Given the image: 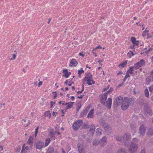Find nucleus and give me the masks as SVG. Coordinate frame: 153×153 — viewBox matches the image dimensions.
<instances>
[{
    "label": "nucleus",
    "mask_w": 153,
    "mask_h": 153,
    "mask_svg": "<svg viewBox=\"0 0 153 153\" xmlns=\"http://www.w3.org/2000/svg\"><path fill=\"white\" fill-rule=\"evenodd\" d=\"M131 138V135L128 133H125L123 137V141L125 146H127L128 143H129Z\"/></svg>",
    "instance_id": "obj_1"
},
{
    "label": "nucleus",
    "mask_w": 153,
    "mask_h": 153,
    "mask_svg": "<svg viewBox=\"0 0 153 153\" xmlns=\"http://www.w3.org/2000/svg\"><path fill=\"white\" fill-rule=\"evenodd\" d=\"M138 147L137 144L131 143L128 149L130 153H135L137 151Z\"/></svg>",
    "instance_id": "obj_2"
},
{
    "label": "nucleus",
    "mask_w": 153,
    "mask_h": 153,
    "mask_svg": "<svg viewBox=\"0 0 153 153\" xmlns=\"http://www.w3.org/2000/svg\"><path fill=\"white\" fill-rule=\"evenodd\" d=\"M112 90L109 89L108 91L105 93L103 95L101 96L100 97V101L103 104H105V102L106 100L107 95L111 93Z\"/></svg>",
    "instance_id": "obj_3"
},
{
    "label": "nucleus",
    "mask_w": 153,
    "mask_h": 153,
    "mask_svg": "<svg viewBox=\"0 0 153 153\" xmlns=\"http://www.w3.org/2000/svg\"><path fill=\"white\" fill-rule=\"evenodd\" d=\"M145 65V60L142 59L140 62L135 64L134 65V67L135 69H137L139 68L140 67L142 66Z\"/></svg>",
    "instance_id": "obj_4"
},
{
    "label": "nucleus",
    "mask_w": 153,
    "mask_h": 153,
    "mask_svg": "<svg viewBox=\"0 0 153 153\" xmlns=\"http://www.w3.org/2000/svg\"><path fill=\"white\" fill-rule=\"evenodd\" d=\"M82 123V121L81 120H78L74 123L73 125V128L75 130H77Z\"/></svg>",
    "instance_id": "obj_5"
},
{
    "label": "nucleus",
    "mask_w": 153,
    "mask_h": 153,
    "mask_svg": "<svg viewBox=\"0 0 153 153\" xmlns=\"http://www.w3.org/2000/svg\"><path fill=\"white\" fill-rule=\"evenodd\" d=\"M105 132L108 135L110 134L112 131V128L109 125L106 124L104 126Z\"/></svg>",
    "instance_id": "obj_6"
},
{
    "label": "nucleus",
    "mask_w": 153,
    "mask_h": 153,
    "mask_svg": "<svg viewBox=\"0 0 153 153\" xmlns=\"http://www.w3.org/2000/svg\"><path fill=\"white\" fill-rule=\"evenodd\" d=\"M123 102V98L122 97H118L115 100L114 105L115 106L120 105Z\"/></svg>",
    "instance_id": "obj_7"
},
{
    "label": "nucleus",
    "mask_w": 153,
    "mask_h": 153,
    "mask_svg": "<svg viewBox=\"0 0 153 153\" xmlns=\"http://www.w3.org/2000/svg\"><path fill=\"white\" fill-rule=\"evenodd\" d=\"M112 102V100L111 98H109L106 102H105V104L103 105L106 106L108 108L110 109L111 107Z\"/></svg>",
    "instance_id": "obj_8"
},
{
    "label": "nucleus",
    "mask_w": 153,
    "mask_h": 153,
    "mask_svg": "<svg viewBox=\"0 0 153 153\" xmlns=\"http://www.w3.org/2000/svg\"><path fill=\"white\" fill-rule=\"evenodd\" d=\"M77 148L79 153H85V150L82 145L79 143L77 144Z\"/></svg>",
    "instance_id": "obj_9"
},
{
    "label": "nucleus",
    "mask_w": 153,
    "mask_h": 153,
    "mask_svg": "<svg viewBox=\"0 0 153 153\" xmlns=\"http://www.w3.org/2000/svg\"><path fill=\"white\" fill-rule=\"evenodd\" d=\"M89 135L90 136H92L94 133V131L95 129V127L93 125H91L89 126Z\"/></svg>",
    "instance_id": "obj_10"
},
{
    "label": "nucleus",
    "mask_w": 153,
    "mask_h": 153,
    "mask_svg": "<svg viewBox=\"0 0 153 153\" xmlns=\"http://www.w3.org/2000/svg\"><path fill=\"white\" fill-rule=\"evenodd\" d=\"M124 101H126V102L128 103V105H132L134 103V100L133 98H131L128 99L127 98L125 97L124 98Z\"/></svg>",
    "instance_id": "obj_11"
},
{
    "label": "nucleus",
    "mask_w": 153,
    "mask_h": 153,
    "mask_svg": "<svg viewBox=\"0 0 153 153\" xmlns=\"http://www.w3.org/2000/svg\"><path fill=\"white\" fill-rule=\"evenodd\" d=\"M146 127L144 125H142L140 128L139 132L140 135H143L145 133Z\"/></svg>",
    "instance_id": "obj_12"
},
{
    "label": "nucleus",
    "mask_w": 153,
    "mask_h": 153,
    "mask_svg": "<svg viewBox=\"0 0 153 153\" xmlns=\"http://www.w3.org/2000/svg\"><path fill=\"white\" fill-rule=\"evenodd\" d=\"M128 107L129 105L128 103L126 102V101H124V99L121 107V109L123 110H126L128 108Z\"/></svg>",
    "instance_id": "obj_13"
},
{
    "label": "nucleus",
    "mask_w": 153,
    "mask_h": 153,
    "mask_svg": "<svg viewBox=\"0 0 153 153\" xmlns=\"http://www.w3.org/2000/svg\"><path fill=\"white\" fill-rule=\"evenodd\" d=\"M107 141V138L105 137H104L100 141V143L102 146H104L106 144Z\"/></svg>",
    "instance_id": "obj_14"
},
{
    "label": "nucleus",
    "mask_w": 153,
    "mask_h": 153,
    "mask_svg": "<svg viewBox=\"0 0 153 153\" xmlns=\"http://www.w3.org/2000/svg\"><path fill=\"white\" fill-rule=\"evenodd\" d=\"M44 145V143L42 141H38L36 145V148L37 149H41Z\"/></svg>",
    "instance_id": "obj_15"
},
{
    "label": "nucleus",
    "mask_w": 153,
    "mask_h": 153,
    "mask_svg": "<svg viewBox=\"0 0 153 153\" xmlns=\"http://www.w3.org/2000/svg\"><path fill=\"white\" fill-rule=\"evenodd\" d=\"M29 148L28 146L25 147L23 146L21 153H29Z\"/></svg>",
    "instance_id": "obj_16"
},
{
    "label": "nucleus",
    "mask_w": 153,
    "mask_h": 153,
    "mask_svg": "<svg viewBox=\"0 0 153 153\" xmlns=\"http://www.w3.org/2000/svg\"><path fill=\"white\" fill-rule=\"evenodd\" d=\"M92 75L90 73H87L85 74V76L84 79V80L85 81H87L88 79H91L92 78Z\"/></svg>",
    "instance_id": "obj_17"
},
{
    "label": "nucleus",
    "mask_w": 153,
    "mask_h": 153,
    "mask_svg": "<svg viewBox=\"0 0 153 153\" xmlns=\"http://www.w3.org/2000/svg\"><path fill=\"white\" fill-rule=\"evenodd\" d=\"M77 64V62L76 60L75 59H72L71 61L69 66L71 67H72L73 66H75Z\"/></svg>",
    "instance_id": "obj_18"
},
{
    "label": "nucleus",
    "mask_w": 153,
    "mask_h": 153,
    "mask_svg": "<svg viewBox=\"0 0 153 153\" xmlns=\"http://www.w3.org/2000/svg\"><path fill=\"white\" fill-rule=\"evenodd\" d=\"M134 66L133 67L131 66L130 67L129 69L127 71V73L128 74H130L132 76H133V71H134Z\"/></svg>",
    "instance_id": "obj_19"
},
{
    "label": "nucleus",
    "mask_w": 153,
    "mask_h": 153,
    "mask_svg": "<svg viewBox=\"0 0 153 153\" xmlns=\"http://www.w3.org/2000/svg\"><path fill=\"white\" fill-rule=\"evenodd\" d=\"M74 103V102H68V103H65V105H66L67 106L65 108L66 109H68L71 108L73 105V104Z\"/></svg>",
    "instance_id": "obj_20"
},
{
    "label": "nucleus",
    "mask_w": 153,
    "mask_h": 153,
    "mask_svg": "<svg viewBox=\"0 0 153 153\" xmlns=\"http://www.w3.org/2000/svg\"><path fill=\"white\" fill-rule=\"evenodd\" d=\"M153 81V78L152 76H149L146 79V83L147 85Z\"/></svg>",
    "instance_id": "obj_21"
},
{
    "label": "nucleus",
    "mask_w": 153,
    "mask_h": 153,
    "mask_svg": "<svg viewBox=\"0 0 153 153\" xmlns=\"http://www.w3.org/2000/svg\"><path fill=\"white\" fill-rule=\"evenodd\" d=\"M94 110L92 109L88 113L87 117L88 118H93L94 117L93 113Z\"/></svg>",
    "instance_id": "obj_22"
},
{
    "label": "nucleus",
    "mask_w": 153,
    "mask_h": 153,
    "mask_svg": "<svg viewBox=\"0 0 153 153\" xmlns=\"http://www.w3.org/2000/svg\"><path fill=\"white\" fill-rule=\"evenodd\" d=\"M116 153H127L126 151L124 149L120 148L117 150Z\"/></svg>",
    "instance_id": "obj_23"
},
{
    "label": "nucleus",
    "mask_w": 153,
    "mask_h": 153,
    "mask_svg": "<svg viewBox=\"0 0 153 153\" xmlns=\"http://www.w3.org/2000/svg\"><path fill=\"white\" fill-rule=\"evenodd\" d=\"M127 61L125 60L124 61H123L119 65V67H122L123 68H124L125 67V65L127 64Z\"/></svg>",
    "instance_id": "obj_24"
},
{
    "label": "nucleus",
    "mask_w": 153,
    "mask_h": 153,
    "mask_svg": "<svg viewBox=\"0 0 153 153\" xmlns=\"http://www.w3.org/2000/svg\"><path fill=\"white\" fill-rule=\"evenodd\" d=\"M148 135H151L153 134V130L151 128H149L148 129V131L147 133Z\"/></svg>",
    "instance_id": "obj_25"
},
{
    "label": "nucleus",
    "mask_w": 153,
    "mask_h": 153,
    "mask_svg": "<svg viewBox=\"0 0 153 153\" xmlns=\"http://www.w3.org/2000/svg\"><path fill=\"white\" fill-rule=\"evenodd\" d=\"M27 143L29 144H33V140L32 137L30 136L29 137Z\"/></svg>",
    "instance_id": "obj_26"
},
{
    "label": "nucleus",
    "mask_w": 153,
    "mask_h": 153,
    "mask_svg": "<svg viewBox=\"0 0 153 153\" xmlns=\"http://www.w3.org/2000/svg\"><path fill=\"white\" fill-rule=\"evenodd\" d=\"M49 135L50 137L53 139V140H55V137L54 135V133H53V131L52 130L51 131H50L49 133Z\"/></svg>",
    "instance_id": "obj_27"
},
{
    "label": "nucleus",
    "mask_w": 153,
    "mask_h": 153,
    "mask_svg": "<svg viewBox=\"0 0 153 153\" xmlns=\"http://www.w3.org/2000/svg\"><path fill=\"white\" fill-rule=\"evenodd\" d=\"M87 84L89 85H92L93 84L95 83V82L92 79H88L87 81Z\"/></svg>",
    "instance_id": "obj_28"
},
{
    "label": "nucleus",
    "mask_w": 153,
    "mask_h": 153,
    "mask_svg": "<svg viewBox=\"0 0 153 153\" xmlns=\"http://www.w3.org/2000/svg\"><path fill=\"white\" fill-rule=\"evenodd\" d=\"M54 149L52 147H50L48 149L47 153H53Z\"/></svg>",
    "instance_id": "obj_29"
},
{
    "label": "nucleus",
    "mask_w": 153,
    "mask_h": 153,
    "mask_svg": "<svg viewBox=\"0 0 153 153\" xmlns=\"http://www.w3.org/2000/svg\"><path fill=\"white\" fill-rule=\"evenodd\" d=\"M96 134L97 135H100L102 134V131L99 128H97L96 130Z\"/></svg>",
    "instance_id": "obj_30"
},
{
    "label": "nucleus",
    "mask_w": 153,
    "mask_h": 153,
    "mask_svg": "<svg viewBox=\"0 0 153 153\" xmlns=\"http://www.w3.org/2000/svg\"><path fill=\"white\" fill-rule=\"evenodd\" d=\"M144 94L145 97L147 98H148L149 96V93L148 89L146 88L144 91Z\"/></svg>",
    "instance_id": "obj_31"
},
{
    "label": "nucleus",
    "mask_w": 153,
    "mask_h": 153,
    "mask_svg": "<svg viewBox=\"0 0 153 153\" xmlns=\"http://www.w3.org/2000/svg\"><path fill=\"white\" fill-rule=\"evenodd\" d=\"M45 114L46 116L48 117L49 118L51 117V114L49 111H46L45 113Z\"/></svg>",
    "instance_id": "obj_32"
},
{
    "label": "nucleus",
    "mask_w": 153,
    "mask_h": 153,
    "mask_svg": "<svg viewBox=\"0 0 153 153\" xmlns=\"http://www.w3.org/2000/svg\"><path fill=\"white\" fill-rule=\"evenodd\" d=\"M116 140L117 141L121 142L123 140V137L121 136H117L116 137Z\"/></svg>",
    "instance_id": "obj_33"
},
{
    "label": "nucleus",
    "mask_w": 153,
    "mask_h": 153,
    "mask_svg": "<svg viewBox=\"0 0 153 153\" xmlns=\"http://www.w3.org/2000/svg\"><path fill=\"white\" fill-rule=\"evenodd\" d=\"M51 141V140L50 138H47L46 139V141H45V146H47L49 144V143H50Z\"/></svg>",
    "instance_id": "obj_34"
},
{
    "label": "nucleus",
    "mask_w": 153,
    "mask_h": 153,
    "mask_svg": "<svg viewBox=\"0 0 153 153\" xmlns=\"http://www.w3.org/2000/svg\"><path fill=\"white\" fill-rule=\"evenodd\" d=\"M100 143V141L97 140H95L93 142L94 145L96 146Z\"/></svg>",
    "instance_id": "obj_35"
},
{
    "label": "nucleus",
    "mask_w": 153,
    "mask_h": 153,
    "mask_svg": "<svg viewBox=\"0 0 153 153\" xmlns=\"http://www.w3.org/2000/svg\"><path fill=\"white\" fill-rule=\"evenodd\" d=\"M148 32L149 31L148 30H146L143 31V34H142V36L143 37L145 36L146 35H148Z\"/></svg>",
    "instance_id": "obj_36"
},
{
    "label": "nucleus",
    "mask_w": 153,
    "mask_h": 153,
    "mask_svg": "<svg viewBox=\"0 0 153 153\" xmlns=\"http://www.w3.org/2000/svg\"><path fill=\"white\" fill-rule=\"evenodd\" d=\"M84 72L83 70L82 69V68H81L80 70H78V74L79 75V77L80 76V74L83 73Z\"/></svg>",
    "instance_id": "obj_37"
},
{
    "label": "nucleus",
    "mask_w": 153,
    "mask_h": 153,
    "mask_svg": "<svg viewBox=\"0 0 153 153\" xmlns=\"http://www.w3.org/2000/svg\"><path fill=\"white\" fill-rule=\"evenodd\" d=\"M16 54H13V57L12 58H11L10 59L11 60H13L15 59H16Z\"/></svg>",
    "instance_id": "obj_38"
},
{
    "label": "nucleus",
    "mask_w": 153,
    "mask_h": 153,
    "mask_svg": "<svg viewBox=\"0 0 153 153\" xmlns=\"http://www.w3.org/2000/svg\"><path fill=\"white\" fill-rule=\"evenodd\" d=\"M39 128V127H37L35 129V136L36 137L37 136V134L38 132V129Z\"/></svg>",
    "instance_id": "obj_39"
},
{
    "label": "nucleus",
    "mask_w": 153,
    "mask_h": 153,
    "mask_svg": "<svg viewBox=\"0 0 153 153\" xmlns=\"http://www.w3.org/2000/svg\"><path fill=\"white\" fill-rule=\"evenodd\" d=\"M136 41V39L134 37H131V41L132 42V43H134L135 41Z\"/></svg>",
    "instance_id": "obj_40"
},
{
    "label": "nucleus",
    "mask_w": 153,
    "mask_h": 153,
    "mask_svg": "<svg viewBox=\"0 0 153 153\" xmlns=\"http://www.w3.org/2000/svg\"><path fill=\"white\" fill-rule=\"evenodd\" d=\"M96 49L94 48L92 50V52L93 53V54L95 55V57H97V54L96 53V51H95V50Z\"/></svg>",
    "instance_id": "obj_41"
},
{
    "label": "nucleus",
    "mask_w": 153,
    "mask_h": 153,
    "mask_svg": "<svg viewBox=\"0 0 153 153\" xmlns=\"http://www.w3.org/2000/svg\"><path fill=\"white\" fill-rule=\"evenodd\" d=\"M65 102L64 101H60L58 102V104L59 105L62 104L63 105H64L65 104Z\"/></svg>",
    "instance_id": "obj_42"
},
{
    "label": "nucleus",
    "mask_w": 153,
    "mask_h": 153,
    "mask_svg": "<svg viewBox=\"0 0 153 153\" xmlns=\"http://www.w3.org/2000/svg\"><path fill=\"white\" fill-rule=\"evenodd\" d=\"M150 92H152L153 91V85H152L149 88Z\"/></svg>",
    "instance_id": "obj_43"
},
{
    "label": "nucleus",
    "mask_w": 153,
    "mask_h": 153,
    "mask_svg": "<svg viewBox=\"0 0 153 153\" xmlns=\"http://www.w3.org/2000/svg\"><path fill=\"white\" fill-rule=\"evenodd\" d=\"M127 56L128 58H130L131 57V56L129 52L127 53Z\"/></svg>",
    "instance_id": "obj_44"
},
{
    "label": "nucleus",
    "mask_w": 153,
    "mask_h": 153,
    "mask_svg": "<svg viewBox=\"0 0 153 153\" xmlns=\"http://www.w3.org/2000/svg\"><path fill=\"white\" fill-rule=\"evenodd\" d=\"M133 44L137 46L139 44V41L136 40Z\"/></svg>",
    "instance_id": "obj_45"
},
{
    "label": "nucleus",
    "mask_w": 153,
    "mask_h": 153,
    "mask_svg": "<svg viewBox=\"0 0 153 153\" xmlns=\"http://www.w3.org/2000/svg\"><path fill=\"white\" fill-rule=\"evenodd\" d=\"M139 103L140 104L143 105L144 103V100H143L141 99L139 101Z\"/></svg>",
    "instance_id": "obj_46"
},
{
    "label": "nucleus",
    "mask_w": 153,
    "mask_h": 153,
    "mask_svg": "<svg viewBox=\"0 0 153 153\" xmlns=\"http://www.w3.org/2000/svg\"><path fill=\"white\" fill-rule=\"evenodd\" d=\"M62 71H63V73L64 74L67 73L68 72V71L67 70V69H63V70Z\"/></svg>",
    "instance_id": "obj_47"
},
{
    "label": "nucleus",
    "mask_w": 153,
    "mask_h": 153,
    "mask_svg": "<svg viewBox=\"0 0 153 153\" xmlns=\"http://www.w3.org/2000/svg\"><path fill=\"white\" fill-rule=\"evenodd\" d=\"M55 93V94L53 95V97H54V99H55L57 96V94H56V92H53V93Z\"/></svg>",
    "instance_id": "obj_48"
},
{
    "label": "nucleus",
    "mask_w": 153,
    "mask_h": 153,
    "mask_svg": "<svg viewBox=\"0 0 153 153\" xmlns=\"http://www.w3.org/2000/svg\"><path fill=\"white\" fill-rule=\"evenodd\" d=\"M64 76L65 78H68L69 76L68 72L67 73L64 74Z\"/></svg>",
    "instance_id": "obj_49"
},
{
    "label": "nucleus",
    "mask_w": 153,
    "mask_h": 153,
    "mask_svg": "<svg viewBox=\"0 0 153 153\" xmlns=\"http://www.w3.org/2000/svg\"><path fill=\"white\" fill-rule=\"evenodd\" d=\"M104 124H105V123L103 121H102L100 122V125L102 126H104Z\"/></svg>",
    "instance_id": "obj_50"
},
{
    "label": "nucleus",
    "mask_w": 153,
    "mask_h": 153,
    "mask_svg": "<svg viewBox=\"0 0 153 153\" xmlns=\"http://www.w3.org/2000/svg\"><path fill=\"white\" fill-rule=\"evenodd\" d=\"M43 82L42 81L39 82L38 84L39 87H40L41 85H42Z\"/></svg>",
    "instance_id": "obj_51"
},
{
    "label": "nucleus",
    "mask_w": 153,
    "mask_h": 153,
    "mask_svg": "<svg viewBox=\"0 0 153 153\" xmlns=\"http://www.w3.org/2000/svg\"><path fill=\"white\" fill-rule=\"evenodd\" d=\"M102 48V47L100 46V45H98V46L95 48L96 49H101Z\"/></svg>",
    "instance_id": "obj_52"
},
{
    "label": "nucleus",
    "mask_w": 153,
    "mask_h": 153,
    "mask_svg": "<svg viewBox=\"0 0 153 153\" xmlns=\"http://www.w3.org/2000/svg\"><path fill=\"white\" fill-rule=\"evenodd\" d=\"M130 76L128 74L126 73V75L125 76V77L127 79L128 77Z\"/></svg>",
    "instance_id": "obj_53"
},
{
    "label": "nucleus",
    "mask_w": 153,
    "mask_h": 153,
    "mask_svg": "<svg viewBox=\"0 0 153 153\" xmlns=\"http://www.w3.org/2000/svg\"><path fill=\"white\" fill-rule=\"evenodd\" d=\"M82 53H83V52H81H81H80V53H79V54L80 56H82V57H84V56L85 55H84V54H83Z\"/></svg>",
    "instance_id": "obj_54"
},
{
    "label": "nucleus",
    "mask_w": 153,
    "mask_h": 153,
    "mask_svg": "<svg viewBox=\"0 0 153 153\" xmlns=\"http://www.w3.org/2000/svg\"><path fill=\"white\" fill-rule=\"evenodd\" d=\"M51 108H52L53 106V105L55 104V102H53L52 101H51Z\"/></svg>",
    "instance_id": "obj_55"
},
{
    "label": "nucleus",
    "mask_w": 153,
    "mask_h": 153,
    "mask_svg": "<svg viewBox=\"0 0 153 153\" xmlns=\"http://www.w3.org/2000/svg\"><path fill=\"white\" fill-rule=\"evenodd\" d=\"M150 74L151 75V76H152V78H153V71H152L150 72Z\"/></svg>",
    "instance_id": "obj_56"
},
{
    "label": "nucleus",
    "mask_w": 153,
    "mask_h": 153,
    "mask_svg": "<svg viewBox=\"0 0 153 153\" xmlns=\"http://www.w3.org/2000/svg\"><path fill=\"white\" fill-rule=\"evenodd\" d=\"M83 96H84L83 95H82L78 97L77 98L79 99H82L83 98Z\"/></svg>",
    "instance_id": "obj_57"
},
{
    "label": "nucleus",
    "mask_w": 153,
    "mask_h": 153,
    "mask_svg": "<svg viewBox=\"0 0 153 153\" xmlns=\"http://www.w3.org/2000/svg\"><path fill=\"white\" fill-rule=\"evenodd\" d=\"M82 92L81 91H78V92H77V94H81Z\"/></svg>",
    "instance_id": "obj_58"
},
{
    "label": "nucleus",
    "mask_w": 153,
    "mask_h": 153,
    "mask_svg": "<svg viewBox=\"0 0 153 153\" xmlns=\"http://www.w3.org/2000/svg\"><path fill=\"white\" fill-rule=\"evenodd\" d=\"M123 73L122 71H119L118 73H117V75H118L120 74H121Z\"/></svg>",
    "instance_id": "obj_59"
},
{
    "label": "nucleus",
    "mask_w": 153,
    "mask_h": 153,
    "mask_svg": "<svg viewBox=\"0 0 153 153\" xmlns=\"http://www.w3.org/2000/svg\"><path fill=\"white\" fill-rule=\"evenodd\" d=\"M140 153H145V151L144 150H142L140 151Z\"/></svg>",
    "instance_id": "obj_60"
},
{
    "label": "nucleus",
    "mask_w": 153,
    "mask_h": 153,
    "mask_svg": "<svg viewBox=\"0 0 153 153\" xmlns=\"http://www.w3.org/2000/svg\"><path fill=\"white\" fill-rule=\"evenodd\" d=\"M129 52H130V53L131 54V56H133L134 55V53L133 52L130 51Z\"/></svg>",
    "instance_id": "obj_61"
},
{
    "label": "nucleus",
    "mask_w": 153,
    "mask_h": 153,
    "mask_svg": "<svg viewBox=\"0 0 153 153\" xmlns=\"http://www.w3.org/2000/svg\"><path fill=\"white\" fill-rule=\"evenodd\" d=\"M62 153H66L65 151H64V149L62 148Z\"/></svg>",
    "instance_id": "obj_62"
},
{
    "label": "nucleus",
    "mask_w": 153,
    "mask_h": 153,
    "mask_svg": "<svg viewBox=\"0 0 153 153\" xmlns=\"http://www.w3.org/2000/svg\"><path fill=\"white\" fill-rule=\"evenodd\" d=\"M33 84L35 85H37V82H34Z\"/></svg>",
    "instance_id": "obj_63"
},
{
    "label": "nucleus",
    "mask_w": 153,
    "mask_h": 153,
    "mask_svg": "<svg viewBox=\"0 0 153 153\" xmlns=\"http://www.w3.org/2000/svg\"><path fill=\"white\" fill-rule=\"evenodd\" d=\"M150 98L151 100L153 101V96H152V97H151Z\"/></svg>",
    "instance_id": "obj_64"
}]
</instances>
